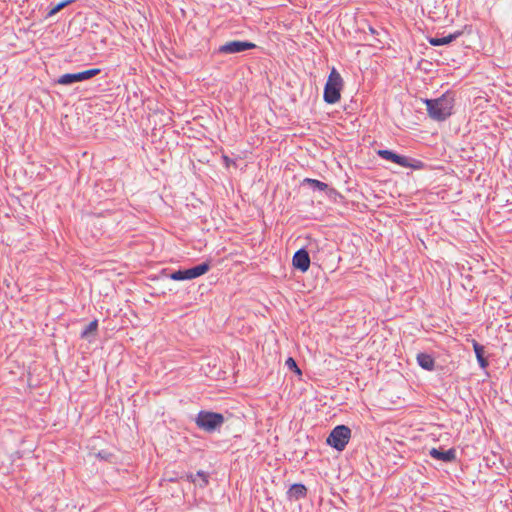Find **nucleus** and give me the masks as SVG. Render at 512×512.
I'll use <instances>...</instances> for the list:
<instances>
[{"mask_svg": "<svg viewBox=\"0 0 512 512\" xmlns=\"http://www.w3.org/2000/svg\"><path fill=\"white\" fill-rule=\"evenodd\" d=\"M426 110L434 121H445L453 113L455 97L453 92H446L435 99H425Z\"/></svg>", "mask_w": 512, "mask_h": 512, "instance_id": "1", "label": "nucleus"}, {"mask_svg": "<svg viewBox=\"0 0 512 512\" xmlns=\"http://www.w3.org/2000/svg\"><path fill=\"white\" fill-rule=\"evenodd\" d=\"M194 421L200 430L206 433H214L220 431L225 422V417L218 412L200 410Z\"/></svg>", "mask_w": 512, "mask_h": 512, "instance_id": "2", "label": "nucleus"}, {"mask_svg": "<svg viewBox=\"0 0 512 512\" xmlns=\"http://www.w3.org/2000/svg\"><path fill=\"white\" fill-rule=\"evenodd\" d=\"M343 86L344 81L340 73L335 68H332L324 86L323 100L327 104L337 103L341 98Z\"/></svg>", "mask_w": 512, "mask_h": 512, "instance_id": "3", "label": "nucleus"}, {"mask_svg": "<svg viewBox=\"0 0 512 512\" xmlns=\"http://www.w3.org/2000/svg\"><path fill=\"white\" fill-rule=\"evenodd\" d=\"M376 154L384 160L398 164L404 168H412L414 170H420L424 167V163L421 160L407 157L395 153L394 151L387 149H380L376 151Z\"/></svg>", "mask_w": 512, "mask_h": 512, "instance_id": "4", "label": "nucleus"}, {"mask_svg": "<svg viewBox=\"0 0 512 512\" xmlns=\"http://www.w3.org/2000/svg\"><path fill=\"white\" fill-rule=\"evenodd\" d=\"M351 437V429L346 425L336 426L326 439V443L332 448L343 451Z\"/></svg>", "mask_w": 512, "mask_h": 512, "instance_id": "5", "label": "nucleus"}, {"mask_svg": "<svg viewBox=\"0 0 512 512\" xmlns=\"http://www.w3.org/2000/svg\"><path fill=\"white\" fill-rule=\"evenodd\" d=\"M211 268L210 262L205 261L188 269H179L172 272L169 277L174 281L191 280L207 273Z\"/></svg>", "mask_w": 512, "mask_h": 512, "instance_id": "6", "label": "nucleus"}, {"mask_svg": "<svg viewBox=\"0 0 512 512\" xmlns=\"http://www.w3.org/2000/svg\"><path fill=\"white\" fill-rule=\"evenodd\" d=\"M101 70L99 68H92L77 73H66L61 75L57 83L61 85H72L77 82H83L99 75Z\"/></svg>", "mask_w": 512, "mask_h": 512, "instance_id": "7", "label": "nucleus"}, {"mask_svg": "<svg viewBox=\"0 0 512 512\" xmlns=\"http://www.w3.org/2000/svg\"><path fill=\"white\" fill-rule=\"evenodd\" d=\"M256 44L250 41L233 40L219 46V54H236L256 48Z\"/></svg>", "mask_w": 512, "mask_h": 512, "instance_id": "8", "label": "nucleus"}, {"mask_svg": "<svg viewBox=\"0 0 512 512\" xmlns=\"http://www.w3.org/2000/svg\"><path fill=\"white\" fill-rule=\"evenodd\" d=\"M310 263V255L305 248H301L294 253L292 264L295 269L304 273L308 271Z\"/></svg>", "mask_w": 512, "mask_h": 512, "instance_id": "9", "label": "nucleus"}, {"mask_svg": "<svg viewBox=\"0 0 512 512\" xmlns=\"http://www.w3.org/2000/svg\"><path fill=\"white\" fill-rule=\"evenodd\" d=\"M429 455L436 460H440L446 463L454 462L456 460V450L450 448L446 451L441 448H432L429 451Z\"/></svg>", "mask_w": 512, "mask_h": 512, "instance_id": "10", "label": "nucleus"}, {"mask_svg": "<svg viewBox=\"0 0 512 512\" xmlns=\"http://www.w3.org/2000/svg\"><path fill=\"white\" fill-rule=\"evenodd\" d=\"M307 496V488L302 483H295L291 485L287 491V497L289 500H300Z\"/></svg>", "mask_w": 512, "mask_h": 512, "instance_id": "11", "label": "nucleus"}, {"mask_svg": "<svg viewBox=\"0 0 512 512\" xmlns=\"http://www.w3.org/2000/svg\"><path fill=\"white\" fill-rule=\"evenodd\" d=\"M462 35V31H455L454 33H451L444 37H429L428 42L432 46H443L450 44L451 42L455 41L457 38H459Z\"/></svg>", "mask_w": 512, "mask_h": 512, "instance_id": "12", "label": "nucleus"}, {"mask_svg": "<svg viewBox=\"0 0 512 512\" xmlns=\"http://www.w3.org/2000/svg\"><path fill=\"white\" fill-rule=\"evenodd\" d=\"M416 359L421 368L427 371H433L435 369V359L432 355L421 352L417 354Z\"/></svg>", "mask_w": 512, "mask_h": 512, "instance_id": "13", "label": "nucleus"}, {"mask_svg": "<svg viewBox=\"0 0 512 512\" xmlns=\"http://www.w3.org/2000/svg\"><path fill=\"white\" fill-rule=\"evenodd\" d=\"M473 349L474 353L476 355L478 364L481 368L485 369L489 365L488 359L484 356L485 354V348L483 345L478 343L476 340H473Z\"/></svg>", "mask_w": 512, "mask_h": 512, "instance_id": "14", "label": "nucleus"}, {"mask_svg": "<svg viewBox=\"0 0 512 512\" xmlns=\"http://www.w3.org/2000/svg\"><path fill=\"white\" fill-rule=\"evenodd\" d=\"M301 186H308L313 191L317 190V191H321V192H325V193L328 190V184H326L320 180L312 179V178L303 179L301 182Z\"/></svg>", "mask_w": 512, "mask_h": 512, "instance_id": "15", "label": "nucleus"}, {"mask_svg": "<svg viewBox=\"0 0 512 512\" xmlns=\"http://www.w3.org/2000/svg\"><path fill=\"white\" fill-rule=\"evenodd\" d=\"M98 330V320L91 321L81 332L82 339H89L91 335H95Z\"/></svg>", "mask_w": 512, "mask_h": 512, "instance_id": "16", "label": "nucleus"}, {"mask_svg": "<svg viewBox=\"0 0 512 512\" xmlns=\"http://www.w3.org/2000/svg\"><path fill=\"white\" fill-rule=\"evenodd\" d=\"M285 364H286V366H287L290 370H292V371L296 372L297 374H301V373H302V372H301V370L299 369V367H298V365H297L296 361L294 360V358H292V357H288V358H287V360H286V362H285Z\"/></svg>", "mask_w": 512, "mask_h": 512, "instance_id": "17", "label": "nucleus"}, {"mask_svg": "<svg viewBox=\"0 0 512 512\" xmlns=\"http://www.w3.org/2000/svg\"><path fill=\"white\" fill-rule=\"evenodd\" d=\"M326 195L330 198V199H334L335 201L337 200V197L342 199L343 196L340 192H338L335 188L333 187H329L328 186V190L326 191Z\"/></svg>", "mask_w": 512, "mask_h": 512, "instance_id": "18", "label": "nucleus"}, {"mask_svg": "<svg viewBox=\"0 0 512 512\" xmlns=\"http://www.w3.org/2000/svg\"><path fill=\"white\" fill-rule=\"evenodd\" d=\"M97 458L101 460L111 461L114 457L113 453L107 451V450H101L96 454Z\"/></svg>", "mask_w": 512, "mask_h": 512, "instance_id": "19", "label": "nucleus"}, {"mask_svg": "<svg viewBox=\"0 0 512 512\" xmlns=\"http://www.w3.org/2000/svg\"><path fill=\"white\" fill-rule=\"evenodd\" d=\"M196 477H200L202 479V483L200 484V487H206L209 483V475L202 471V470H199L197 473H196Z\"/></svg>", "mask_w": 512, "mask_h": 512, "instance_id": "20", "label": "nucleus"}, {"mask_svg": "<svg viewBox=\"0 0 512 512\" xmlns=\"http://www.w3.org/2000/svg\"><path fill=\"white\" fill-rule=\"evenodd\" d=\"M62 9H64V7L62 6V4L59 2L57 5H55L54 7H52L47 15H46V18H50V17H53L54 15H56L58 12H60Z\"/></svg>", "mask_w": 512, "mask_h": 512, "instance_id": "21", "label": "nucleus"}, {"mask_svg": "<svg viewBox=\"0 0 512 512\" xmlns=\"http://www.w3.org/2000/svg\"><path fill=\"white\" fill-rule=\"evenodd\" d=\"M222 159H223V162L225 164L226 167H229L231 164H235V161H233L232 159H230L228 156L226 155H223L222 156Z\"/></svg>", "mask_w": 512, "mask_h": 512, "instance_id": "22", "label": "nucleus"}, {"mask_svg": "<svg viewBox=\"0 0 512 512\" xmlns=\"http://www.w3.org/2000/svg\"><path fill=\"white\" fill-rule=\"evenodd\" d=\"M77 0H63L61 1L60 3L62 4V6L65 8L73 3H75Z\"/></svg>", "mask_w": 512, "mask_h": 512, "instance_id": "23", "label": "nucleus"}, {"mask_svg": "<svg viewBox=\"0 0 512 512\" xmlns=\"http://www.w3.org/2000/svg\"><path fill=\"white\" fill-rule=\"evenodd\" d=\"M187 480L192 482V483H195L196 482V474H192V473L188 474L187 475Z\"/></svg>", "mask_w": 512, "mask_h": 512, "instance_id": "24", "label": "nucleus"}, {"mask_svg": "<svg viewBox=\"0 0 512 512\" xmlns=\"http://www.w3.org/2000/svg\"><path fill=\"white\" fill-rule=\"evenodd\" d=\"M369 31H370V33H372V34H375V33H376V30H375L373 27H371V26H369Z\"/></svg>", "mask_w": 512, "mask_h": 512, "instance_id": "25", "label": "nucleus"}, {"mask_svg": "<svg viewBox=\"0 0 512 512\" xmlns=\"http://www.w3.org/2000/svg\"><path fill=\"white\" fill-rule=\"evenodd\" d=\"M511 468H512V463H511Z\"/></svg>", "mask_w": 512, "mask_h": 512, "instance_id": "26", "label": "nucleus"}]
</instances>
